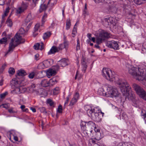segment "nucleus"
I'll list each match as a JSON object with an SVG mask.
<instances>
[{"label":"nucleus","instance_id":"32","mask_svg":"<svg viewBox=\"0 0 146 146\" xmlns=\"http://www.w3.org/2000/svg\"><path fill=\"white\" fill-rule=\"evenodd\" d=\"M88 12L87 8V4L86 3L84 7L83 10V14L84 15L86 16L88 14Z\"/></svg>","mask_w":146,"mask_h":146},{"label":"nucleus","instance_id":"40","mask_svg":"<svg viewBox=\"0 0 146 146\" xmlns=\"http://www.w3.org/2000/svg\"><path fill=\"white\" fill-rule=\"evenodd\" d=\"M82 71L84 73H85L86 72L87 66L85 64V62H82Z\"/></svg>","mask_w":146,"mask_h":146},{"label":"nucleus","instance_id":"30","mask_svg":"<svg viewBox=\"0 0 146 146\" xmlns=\"http://www.w3.org/2000/svg\"><path fill=\"white\" fill-rule=\"evenodd\" d=\"M6 24L9 27H11L13 25V22L11 20L8 18L6 21Z\"/></svg>","mask_w":146,"mask_h":146},{"label":"nucleus","instance_id":"9","mask_svg":"<svg viewBox=\"0 0 146 146\" xmlns=\"http://www.w3.org/2000/svg\"><path fill=\"white\" fill-rule=\"evenodd\" d=\"M118 42L114 40L108 41L106 43V45L109 48L114 50H119V45Z\"/></svg>","mask_w":146,"mask_h":146},{"label":"nucleus","instance_id":"16","mask_svg":"<svg viewBox=\"0 0 146 146\" xmlns=\"http://www.w3.org/2000/svg\"><path fill=\"white\" fill-rule=\"evenodd\" d=\"M51 61L50 60H46L44 61L43 63H40L39 65V66H42V65H44V67L45 68H47L50 66L51 64Z\"/></svg>","mask_w":146,"mask_h":146},{"label":"nucleus","instance_id":"34","mask_svg":"<svg viewBox=\"0 0 146 146\" xmlns=\"http://www.w3.org/2000/svg\"><path fill=\"white\" fill-rule=\"evenodd\" d=\"M47 103L50 106L54 107V104L53 101L50 99H48L47 100Z\"/></svg>","mask_w":146,"mask_h":146},{"label":"nucleus","instance_id":"63","mask_svg":"<svg viewBox=\"0 0 146 146\" xmlns=\"http://www.w3.org/2000/svg\"><path fill=\"white\" fill-rule=\"evenodd\" d=\"M21 108L22 110H23L25 108V106L24 105H22L21 107Z\"/></svg>","mask_w":146,"mask_h":146},{"label":"nucleus","instance_id":"20","mask_svg":"<svg viewBox=\"0 0 146 146\" xmlns=\"http://www.w3.org/2000/svg\"><path fill=\"white\" fill-rule=\"evenodd\" d=\"M52 34V32L51 31H47L44 33L43 36V39L45 40L48 38Z\"/></svg>","mask_w":146,"mask_h":146},{"label":"nucleus","instance_id":"41","mask_svg":"<svg viewBox=\"0 0 146 146\" xmlns=\"http://www.w3.org/2000/svg\"><path fill=\"white\" fill-rule=\"evenodd\" d=\"M81 128L83 131H85L86 130H88V128H86V123H85L84 125L83 124H82L81 125Z\"/></svg>","mask_w":146,"mask_h":146},{"label":"nucleus","instance_id":"24","mask_svg":"<svg viewBox=\"0 0 146 146\" xmlns=\"http://www.w3.org/2000/svg\"><path fill=\"white\" fill-rule=\"evenodd\" d=\"M41 85L44 87L49 86V81L46 79H44L42 80L41 82Z\"/></svg>","mask_w":146,"mask_h":146},{"label":"nucleus","instance_id":"23","mask_svg":"<svg viewBox=\"0 0 146 146\" xmlns=\"http://www.w3.org/2000/svg\"><path fill=\"white\" fill-rule=\"evenodd\" d=\"M39 27L40 25L39 24H37L35 25V31L33 33V36L34 37H35L38 35V31Z\"/></svg>","mask_w":146,"mask_h":146},{"label":"nucleus","instance_id":"10","mask_svg":"<svg viewBox=\"0 0 146 146\" xmlns=\"http://www.w3.org/2000/svg\"><path fill=\"white\" fill-rule=\"evenodd\" d=\"M28 6V4L22 2L21 6L18 7L17 9V14H21L23 13L27 10Z\"/></svg>","mask_w":146,"mask_h":146},{"label":"nucleus","instance_id":"27","mask_svg":"<svg viewBox=\"0 0 146 146\" xmlns=\"http://www.w3.org/2000/svg\"><path fill=\"white\" fill-rule=\"evenodd\" d=\"M17 74L19 76H23L26 75L27 73L25 70H21L18 71Z\"/></svg>","mask_w":146,"mask_h":146},{"label":"nucleus","instance_id":"4","mask_svg":"<svg viewBox=\"0 0 146 146\" xmlns=\"http://www.w3.org/2000/svg\"><path fill=\"white\" fill-rule=\"evenodd\" d=\"M129 73L138 80L144 81L146 83V74L143 69L139 68L131 67L129 69Z\"/></svg>","mask_w":146,"mask_h":146},{"label":"nucleus","instance_id":"45","mask_svg":"<svg viewBox=\"0 0 146 146\" xmlns=\"http://www.w3.org/2000/svg\"><path fill=\"white\" fill-rule=\"evenodd\" d=\"M35 75V73L34 72H32L29 74V78H33Z\"/></svg>","mask_w":146,"mask_h":146},{"label":"nucleus","instance_id":"1","mask_svg":"<svg viewBox=\"0 0 146 146\" xmlns=\"http://www.w3.org/2000/svg\"><path fill=\"white\" fill-rule=\"evenodd\" d=\"M25 31L23 28H21L18 32L17 33L15 36L11 40L9 46V49L5 55L13 51L15 48L21 43L25 42V40L23 39V36L25 33Z\"/></svg>","mask_w":146,"mask_h":146},{"label":"nucleus","instance_id":"17","mask_svg":"<svg viewBox=\"0 0 146 146\" xmlns=\"http://www.w3.org/2000/svg\"><path fill=\"white\" fill-rule=\"evenodd\" d=\"M56 73L55 70L52 69L48 70L46 72V74L48 77L49 78L50 76H53L55 75Z\"/></svg>","mask_w":146,"mask_h":146},{"label":"nucleus","instance_id":"43","mask_svg":"<svg viewBox=\"0 0 146 146\" xmlns=\"http://www.w3.org/2000/svg\"><path fill=\"white\" fill-rule=\"evenodd\" d=\"M62 112V106L61 105H59L58 108L57 110V112L60 113H61Z\"/></svg>","mask_w":146,"mask_h":146},{"label":"nucleus","instance_id":"22","mask_svg":"<svg viewBox=\"0 0 146 146\" xmlns=\"http://www.w3.org/2000/svg\"><path fill=\"white\" fill-rule=\"evenodd\" d=\"M49 82V86H52L56 84L57 82V81L56 78L53 77L50 80Z\"/></svg>","mask_w":146,"mask_h":146},{"label":"nucleus","instance_id":"26","mask_svg":"<svg viewBox=\"0 0 146 146\" xmlns=\"http://www.w3.org/2000/svg\"><path fill=\"white\" fill-rule=\"evenodd\" d=\"M33 19V18L32 16V15L31 13H30L28 14L25 20V22L27 23H28L32 21Z\"/></svg>","mask_w":146,"mask_h":146},{"label":"nucleus","instance_id":"25","mask_svg":"<svg viewBox=\"0 0 146 146\" xmlns=\"http://www.w3.org/2000/svg\"><path fill=\"white\" fill-rule=\"evenodd\" d=\"M94 139L97 140H100L102 137L101 133H94Z\"/></svg>","mask_w":146,"mask_h":146},{"label":"nucleus","instance_id":"49","mask_svg":"<svg viewBox=\"0 0 146 146\" xmlns=\"http://www.w3.org/2000/svg\"><path fill=\"white\" fill-rule=\"evenodd\" d=\"M2 106L3 108H8V104H4L1 105Z\"/></svg>","mask_w":146,"mask_h":146},{"label":"nucleus","instance_id":"31","mask_svg":"<svg viewBox=\"0 0 146 146\" xmlns=\"http://www.w3.org/2000/svg\"><path fill=\"white\" fill-rule=\"evenodd\" d=\"M77 33V29L76 27V23L74 25L72 33V36L73 37H74L76 34Z\"/></svg>","mask_w":146,"mask_h":146},{"label":"nucleus","instance_id":"6","mask_svg":"<svg viewBox=\"0 0 146 146\" xmlns=\"http://www.w3.org/2000/svg\"><path fill=\"white\" fill-rule=\"evenodd\" d=\"M102 74L107 80L110 81H115V80L112 74L111 70L108 68H104L102 70Z\"/></svg>","mask_w":146,"mask_h":146},{"label":"nucleus","instance_id":"29","mask_svg":"<svg viewBox=\"0 0 146 146\" xmlns=\"http://www.w3.org/2000/svg\"><path fill=\"white\" fill-rule=\"evenodd\" d=\"M47 15L45 13L43 16H42V24L41 25V26H42L44 24V23L46 21V19L47 18Z\"/></svg>","mask_w":146,"mask_h":146},{"label":"nucleus","instance_id":"14","mask_svg":"<svg viewBox=\"0 0 146 146\" xmlns=\"http://www.w3.org/2000/svg\"><path fill=\"white\" fill-rule=\"evenodd\" d=\"M44 47V44L42 42H41L40 44L37 43L34 46V48L36 50H42Z\"/></svg>","mask_w":146,"mask_h":146},{"label":"nucleus","instance_id":"59","mask_svg":"<svg viewBox=\"0 0 146 146\" xmlns=\"http://www.w3.org/2000/svg\"><path fill=\"white\" fill-rule=\"evenodd\" d=\"M66 102H65V104H67L68 103V102L69 100V98L68 97H66Z\"/></svg>","mask_w":146,"mask_h":146},{"label":"nucleus","instance_id":"53","mask_svg":"<svg viewBox=\"0 0 146 146\" xmlns=\"http://www.w3.org/2000/svg\"><path fill=\"white\" fill-rule=\"evenodd\" d=\"M78 77V78L79 79L80 78V77H79V75L78 74V72H77L75 78V79H76Z\"/></svg>","mask_w":146,"mask_h":146},{"label":"nucleus","instance_id":"46","mask_svg":"<svg viewBox=\"0 0 146 146\" xmlns=\"http://www.w3.org/2000/svg\"><path fill=\"white\" fill-rule=\"evenodd\" d=\"M8 94L7 92H5L4 93H3L0 96L1 98L3 100L5 97V96Z\"/></svg>","mask_w":146,"mask_h":146},{"label":"nucleus","instance_id":"7","mask_svg":"<svg viewBox=\"0 0 146 146\" xmlns=\"http://www.w3.org/2000/svg\"><path fill=\"white\" fill-rule=\"evenodd\" d=\"M107 91L105 93V96L108 97H117L119 96V93L116 89L113 88L111 87H108Z\"/></svg>","mask_w":146,"mask_h":146},{"label":"nucleus","instance_id":"8","mask_svg":"<svg viewBox=\"0 0 146 146\" xmlns=\"http://www.w3.org/2000/svg\"><path fill=\"white\" fill-rule=\"evenodd\" d=\"M133 88L137 93L141 97L146 101V92L142 88L136 84H133Z\"/></svg>","mask_w":146,"mask_h":146},{"label":"nucleus","instance_id":"52","mask_svg":"<svg viewBox=\"0 0 146 146\" xmlns=\"http://www.w3.org/2000/svg\"><path fill=\"white\" fill-rule=\"evenodd\" d=\"M80 44H77L76 47V49L77 50H80Z\"/></svg>","mask_w":146,"mask_h":146},{"label":"nucleus","instance_id":"12","mask_svg":"<svg viewBox=\"0 0 146 146\" xmlns=\"http://www.w3.org/2000/svg\"><path fill=\"white\" fill-rule=\"evenodd\" d=\"M79 97V94L78 92H76L71 101L69 105L72 106L74 105L77 102Z\"/></svg>","mask_w":146,"mask_h":146},{"label":"nucleus","instance_id":"55","mask_svg":"<svg viewBox=\"0 0 146 146\" xmlns=\"http://www.w3.org/2000/svg\"><path fill=\"white\" fill-rule=\"evenodd\" d=\"M30 109L31 110H32V111L33 112H35L36 111V109L34 108H33V107H31L30 108Z\"/></svg>","mask_w":146,"mask_h":146},{"label":"nucleus","instance_id":"5","mask_svg":"<svg viewBox=\"0 0 146 146\" xmlns=\"http://www.w3.org/2000/svg\"><path fill=\"white\" fill-rule=\"evenodd\" d=\"M109 36V34L108 32L103 30H100L99 35L96 38V44L94 45V47L97 49H100V47L99 45L102 43L106 38H108Z\"/></svg>","mask_w":146,"mask_h":146},{"label":"nucleus","instance_id":"48","mask_svg":"<svg viewBox=\"0 0 146 146\" xmlns=\"http://www.w3.org/2000/svg\"><path fill=\"white\" fill-rule=\"evenodd\" d=\"M121 146H131V145L130 143H125L123 144Z\"/></svg>","mask_w":146,"mask_h":146},{"label":"nucleus","instance_id":"58","mask_svg":"<svg viewBox=\"0 0 146 146\" xmlns=\"http://www.w3.org/2000/svg\"><path fill=\"white\" fill-rule=\"evenodd\" d=\"M122 116L124 117V118H123L124 119H125V118H126V117H127V115L125 114V113H123Z\"/></svg>","mask_w":146,"mask_h":146},{"label":"nucleus","instance_id":"38","mask_svg":"<svg viewBox=\"0 0 146 146\" xmlns=\"http://www.w3.org/2000/svg\"><path fill=\"white\" fill-rule=\"evenodd\" d=\"M141 115L143 117V118L145 121V123L146 124V112L145 110H143L142 111Z\"/></svg>","mask_w":146,"mask_h":146},{"label":"nucleus","instance_id":"56","mask_svg":"<svg viewBox=\"0 0 146 146\" xmlns=\"http://www.w3.org/2000/svg\"><path fill=\"white\" fill-rule=\"evenodd\" d=\"M91 40L94 42H96V39L94 37H92Z\"/></svg>","mask_w":146,"mask_h":146},{"label":"nucleus","instance_id":"39","mask_svg":"<svg viewBox=\"0 0 146 146\" xmlns=\"http://www.w3.org/2000/svg\"><path fill=\"white\" fill-rule=\"evenodd\" d=\"M96 141L94 140V139L93 138H91L89 139V143L91 144V143L93 144V145L92 146H94L95 144H98L96 143Z\"/></svg>","mask_w":146,"mask_h":146},{"label":"nucleus","instance_id":"42","mask_svg":"<svg viewBox=\"0 0 146 146\" xmlns=\"http://www.w3.org/2000/svg\"><path fill=\"white\" fill-rule=\"evenodd\" d=\"M8 72L10 74H13L15 72V69L13 68H10L9 69Z\"/></svg>","mask_w":146,"mask_h":146},{"label":"nucleus","instance_id":"15","mask_svg":"<svg viewBox=\"0 0 146 146\" xmlns=\"http://www.w3.org/2000/svg\"><path fill=\"white\" fill-rule=\"evenodd\" d=\"M68 45V43L66 42H64L63 43L60 44L57 47L59 51L61 50L64 48H67Z\"/></svg>","mask_w":146,"mask_h":146},{"label":"nucleus","instance_id":"28","mask_svg":"<svg viewBox=\"0 0 146 146\" xmlns=\"http://www.w3.org/2000/svg\"><path fill=\"white\" fill-rule=\"evenodd\" d=\"M71 25V21L70 19L69 18L67 19L66 24V29L67 30H68L70 28Z\"/></svg>","mask_w":146,"mask_h":146},{"label":"nucleus","instance_id":"13","mask_svg":"<svg viewBox=\"0 0 146 146\" xmlns=\"http://www.w3.org/2000/svg\"><path fill=\"white\" fill-rule=\"evenodd\" d=\"M68 60L65 58H63L58 62V64L60 66L64 67L67 64Z\"/></svg>","mask_w":146,"mask_h":146},{"label":"nucleus","instance_id":"50","mask_svg":"<svg viewBox=\"0 0 146 146\" xmlns=\"http://www.w3.org/2000/svg\"><path fill=\"white\" fill-rule=\"evenodd\" d=\"M39 54H37L35 55V58L36 60H37L39 59Z\"/></svg>","mask_w":146,"mask_h":146},{"label":"nucleus","instance_id":"47","mask_svg":"<svg viewBox=\"0 0 146 146\" xmlns=\"http://www.w3.org/2000/svg\"><path fill=\"white\" fill-rule=\"evenodd\" d=\"M94 130L95 131L94 133H100V129H97L96 126L94 127Z\"/></svg>","mask_w":146,"mask_h":146},{"label":"nucleus","instance_id":"36","mask_svg":"<svg viewBox=\"0 0 146 146\" xmlns=\"http://www.w3.org/2000/svg\"><path fill=\"white\" fill-rule=\"evenodd\" d=\"M7 38L5 37L3 38L0 40V44H5L7 42Z\"/></svg>","mask_w":146,"mask_h":146},{"label":"nucleus","instance_id":"2","mask_svg":"<svg viewBox=\"0 0 146 146\" xmlns=\"http://www.w3.org/2000/svg\"><path fill=\"white\" fill-rule=\"evenodd\" d=\"M116 82L123 95L131 99L134 98L135 95L131 90V87L126 80L119 79Z\"/></svg>","mask_w":146,"mask_h":146},{"label":"nucleus","instance_id":"3","mask_svg":"<svg viewBox=\"0 0 146 146\" xmlns=\"http://www.w3.org/2000/svg\"><path fill=\"white\" fill-rule=\"evenodd\" d=\"M84 108L87 111L89 116L94 119H96L98 121L102 120L104 113L102 112L100 110H99L97 108H94L89 105H86L85 106Z\"/></svg>","mask_w":146,"mask_h":146},{"label":"nucleus","instance_id":"35","mask_svg":"<svg viewBox=\"0 0 146 146\" xmlns=\"http://www.w3.org/2000/svg\"><path fill=\"white\" fill-rule=\"evenodd\" d=\"M47 6L46 5L44 4L41 5L40 9V12H42L43 11L45 10Z\"/></svg>","mask_w":146,"mask_h":146},{"label":"nucleus","instance_id":"64","mask_svg":"<svg viewBox=\"0 0 146 146\" xmlns=\"http://www.w3.org/2000/svg\"><path fill=\"white\" fill-rule=\"evenodd\" d=\"M8 13H7L6 12H5L4 15H3V16H6L8 15Z\"/></svg>","mask_w":146,"mask_h":146},{"label":"nucleus","instance_id":"11","mask_svg":"<svg viewBox=\"0 0 146 146\" xmlns=\"http://www.w3.org/2000/svg\"><path fill=\"white\" fill-rule=\"evenodd\" d=\"M10 84L12 87H19L21 85V82L18 81L17 78H13L10 82Z\"/></svg>","mask_w":146,"mask_h":146},{"label":"nucleus","instance_id":"61","mask_svg":"<svg viewBox=\"0 0 146 146\" xmlns=\"http://www.w3.org/2000/svg\"><path fill=\"white\" fill-rule=\"evenodd\" d=\"M42 112L44 113H46V112L45 111V109L44 108L42 107Z\"/></svg>","mask_w":146,"mask_h":146},{"label":"nucleus","instance_id":"44","mask_svg":"<svg viewBox=\"0 0 146 146\" xmlns=\"http://www.w3.org/2000/svg\"><path fill=\"white\" fill-rule=\"evenodd\" d=\"M35 84H32L30 88V90L32 92L35 90Z\"/></svg>","mask_w":146,"mask_h":146},{"label":"nucleus","instance_id":"18","mask_svg":"<svg viewBox=\"0 0 146 146\" xmlns=\"http://www.w3.org/2000/svg\"><path fill=\"white\" fill-rule=\"evenodd\" d=\"M58 51L57 47H56L55 46H53L50 50L48 52V54H53Z\"/></svg>","mask_w":146,"mask_h":146},{"label":"nucleus","instance_id":"19","mask_svg":"<svg viewBox=\"0 0 146 146\" xmlns=\"http://www.w3.org/2000/svg\"><path fill=\"white\" fill-rule=\"evenodd\" d=\"M95 126V124L92 121H90L86 123V128H88V129H92L93 127L94 128Z\"/></svg>","mask_w":146,"mask_h":146},{"label":"nucleus","instance_id":"51","mask_svg":"<svg viewBox=\"0 0 146 146\" xmlns=\"http://www.w3.org/2000/svg\"><path fill=\"white\" fill-rule=\"evenodd\" d=\"M5 0H0V5H3L4 4Z\"/></svg>","mask_w":146,"mask_h":146},{"label":"nucleus","instance_id":"54","mask_svg":"<svg viewBox=\"0 0 146 146\" xmlns=\"http://www.w3.org/2000/svg\"><path fill=\"white\" fill-rule=\"evenodd\" d=\"M8 111L10 113H13L14 112V111L13 110V109L12 108L9 109L8 110Z\"/></svg>","mask_w":146,"mask_h":146},{"label":"nucleus","instance_id":"60","mask_svg":"<svg viewBox=\"0 0 146 146\" xmlns=\"http://www.w3.org/2000/svg\"><path fill=\"white\" fill-rule=\"evenodd\" d=\"M14 139L16 141H17L18 140V138L17 136H14Z\"/></svg>","mask_w":146,"mask_h":146},{"label":"nucleus","instance_id":"37","mask_svg":"<svg viewBox=\"0 0 146 146\" xmlns=\"http://www.w3.org/2000/svg\"><path fill=\"white\" fill-rule=\"evenodd\" d=\"M60 88L59 87H56L53 91V93L54 94L56 95L58 94L60 91Z\"/></svg>","mask_w":146,"mask_h":146},{"label":"nucleus","instance_id":"57","mask_svg":"<svg viewBox=\"0 0 146 146\" xmlns=\"http://www.w3.org/2000/svg\"><path fill=\"white\" fill-rule=\"evenodd\" d=\"M88 38H89L90 40H91V38H92L91 37V35H92L90 33H88Z\"/></svg>","mask_w":146,"mask_h":146},{"label":"nucleus","instance_id":"33","mask_svg":"<svg viewBox=\"0 0 146 146\" xmlns=\"http://www.w3.org/2000/svg\"><path fill=\"white\" fill-rule=\"evenodd\" d=\"M146 0H134L135 3L139 5H141L145 2Z\"/></svg>","mask_w":146,"mask_h":146},{"label":"nucleus","instance_id":"21","mask_svg":"<svg viewBox=\"0 0 146 146\" xmlns=\"http://www.w3.org/2000/svg\"><path fill=\"white\" fill-rule=\"evenodd\" d=\"M14 88L15 89L13 90V92H15L17 94H20L22 93V91L21 90L23 88L21 86L20 87H15Z\"/></svg>","mask_w":146,"mask_h":146},{"label":"nucleus","instance_id":"62","mask_svg":"<svg viewBox=\"0 0 146 146\" xmlns=\"http://www.w3.org/2000/svg\"><path fill=\"white\" fill-rule=\"evenodd\" d=\"M9 7H8L6 8L5 12H6L7 13H8L9 11Z\"/></svg>","mask_w":146,"mask_h":146}]
</instances>
